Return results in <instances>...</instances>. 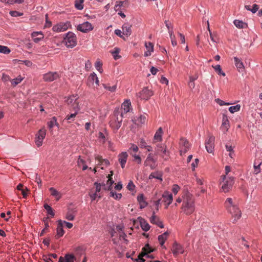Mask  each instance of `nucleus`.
I'll return each instance as SVG.
<instances>
[{"mask_svg":"<svg viewBox=\"0 0 262 262\" xmlns=\"http://www.w3.org/2000/svg\"><path fill=\"white\" fill-rule=\"evenodd\" d=\"M225 205L228 212L232 215L233 223H235L242 216L241 211L237 206L236 200L228 198L225 202Z\"/></svg>","mask_w":262,"mask_h":262,"instance_id":"1","label":"nucleus"},{"mask_svg":"<svg viewBox=\"0 0 262 262\" xmlns=\"http://www.w3.org/2000/svg\"><path fill=\"white\" fill-rule=\"evenodd\" d=\"M182 211L186 215L192 214L195 209L194 199L192 194L187 193L183 197Z\"/></svg>","mask_w":262,"mask_h":262,"instance_id":"2","label":"nucleus"},{"mask_svg":"<svg viewBox=\"0 0 262 262\" xmlns=\"http://www.w3.org/2000/svg\"><path fill=\"white\" fill-rule=\"evenodd\" d=\"M222 181L220 182L222 191L228 192L230 191L234 183V178L232 176L223 175L221 176Z\"/></svg>","mask_w":262,"mask_h":262,"instance_id":"3","label":"nucleus"},{"mask_svg":"<svg viewBox=\"0 0 262 262\" xmlns=\"http://www.w3.org/2000/svg\"><path fill=\"white\" fill-rule=\"evenodd\" d=\"M67 103L69 106V109L74 112H78L80 110L79 101L77 96L72 95L67 98Z\"/></svg>","mask_w":262,"mask_h":262,"instance_id":"4","label":"nucleus"},{"mask_svg":"<svg viewBox=\"0 0 262 262\" xmlns=\"http://www.w3.org/2000/svg\"><path fill=\"white\" fill-rule=\"evenodd\" d=\"M63 42L68 48H73L77 44L76 35L73 32H69L66 34Z\"/></svg>","mask_w":262,"mask_h":262,"instance_id":"5","label":"nucleus"},{"mask_svg":"<svg viewBox=\"0 0 262 262\" xmlns=\"http://www.w3.org/2000/svg\"><path fill=\"white\" fill-rule=\"evenodd\" d=\"M46 135V130L45 128H42L38 130L36 135L35 142L36 145L39 147L42 144V141L45 139Z\"/></svg>","mask_w":262,"mask_h":262,"instance_id":"6","label":"nucleus"},{"mask_svg":"<svg viewBox=\"0 0 262 262\" xmlns=\"http://www.w3.org/2000/svg\"><path fill=\"white\" fill-rule=\"evenodd\" d=\"M60 77L57 72H48L43 75V79L45 81L52 82Z\"/></svg>","mask_w":262,"mask_h":262,"instance_id":"7","label":"nucleus"},{"mask_svg":"<svg viewBox=\"0 0 262 262\" xmlns=\"http://www.w3.org/2000/svg\"><path fill=\"white\" fill-rule=\"evenodd\" d=\"M95 160L98 163L97 164V167L93 169L95 172L97 171L96 168H98L99 166H101V169H103L104 166H107L110 163L107 160L103 159L101 156L98 155L95 157Z\"/></svg>","mask_w":262,"mask_h":262,"instance_id":"8","label":"nucleus"},{"mask_svg":"<svg viewBox=\"0 0 262 262\" xmlns=\"http://www.w3.org/2000/svg\"><path fill=\"white\" fill-rule=\"evenodd\" d=\"M70 26V23H60L53 26L52 30L54 32H60L67 30Z\"/></svg>","mask_w":262,"mask_h":262,"instance_id":"9","label":"nucleus"},{"mask_svg":"<svg viewBox=\"0 0 262 262\" xmlns=\"http://www.w3.org/2000/svg\"><path fill=\"white\" fill-rule=\"evenodd\" d=\"M153 92L151 90L148 89V88H144L142 91L138 94V96L143 100H148L150 97L152 96Z\"/></svg>","mask_w":262,"mask_h":262,"instance_id":"10","label":"nucleus"},{"mask_svg":"<svg viewBox=\"0 0 262 262\" xmlns=\"http://www.w3.org/2000/svg\"><path fill=\"white\" fill-rule=\"evenodd\" d=\"M214 140V137L210 136L205 142L206 149L209 153H212L213 151Z\"/></svg>","mask_w":262,"mask_h":262,"instance_id":"11","label":"nucleus"},{"mask_svg":"<svg viewBox=\"0 0 262 262\" xmlns=\"http://www.w3.org/2000/svg\"><path fill=\"white\" fill-rule=\"evenodd\" d=\"M93 27L91 23L88 21L84 22L83 24L79 25L77 29L82 32L86 33L93 30Z\"/></svg>","mask_w":262,"mask_h":262,"instance_id":"12","label":"nucleus"},{"mask_svg":"<svg viewBox=\"0 0 262 262\" xmlns=\"http://www.w3.org/2000/svg\"><path fill=\"white\" fill-rule=\"evenodd\" d=\"M180 144L181 146V149L180 150L181 155L185 154L190 148L189 142L185 138L181 139Z\"/></svg>","mask_w":262,"mask_h":262,"instance_id":"13","label":"nucleus"},{"mask_svg":"<svg viewBox=\"0 0 262 262\" xmlns=\"http://www.w3.org/2000/svg\"><path fill=\"white\" fill-rule=\"evenodd\" d=\"M230 127L229 121L226 115L224 114L222 119V124L221 129L224 133L227 132Z\"/></svg>","mask_w":262,"mask_h":262,"instance_id":"14","label":"nucleus"},{"mask_svg":"<svg viewBox=\"0 0 262 262\" xmlns=\"http://www.w3.org/2000/svg\"><path fill=\"white\" fill-rule=\"evenodd\" d=\"M118 161L121 165V167L122 168H124L128 157V154L126 152H122L118 155Z\"/></svg>","mask_w":262,"mask_h":262,"instance_id":"15","label":"nucleus"},{"mask_svg":"<svg viewBox=\"0 0 262 262\" xmlns=\"http://www.w3.org/2000/svg\"><path fill=\"white\" fill-rule=\"evenodd\" d=\"M172 251L174 255L183 253L184 252V248L176 242L173 244Z\"/></svg>","mask_w":262,"mask_h":262,"instance_id":"16","label":"nucleus"},{"mask_svg":"<svg viewBox=\"0 0 262 262\" xmlns=\"http://www.w3.org/2000/svg\"><path fill=\"white\" fill-rule=\"evenodd\" d=\"M56 232L57 234L55 235V238L56 239L62 236L64 233V231L63 229V222L61 220H59L58 221Z\"/></svg>","mask_w":262,"mask_h":262,"instance_id":"17","label":"nucleus"},{"mask_svg":"<svg viewBox=\"0 0 262 262\" xmlns=\"http://www.w3.org/2000/svg\"><path fill=\"white\" fill-rule=\"evenodd\" d=\"M150 222L151 224H155L161 228H163L164 227L163 223L160 220L159 218L155 215V212H153L152 215L150 218Z\"/></svg>","mask_w":262,"mask_h":262,"instance_id":"18","label":"nucleus"},{"mask_svg":"<svg viewBox=\"0 0 262 262\" xmlns=\"http://www.w3.org/2000/svg\"><path fill=\"white\" fill-rule=\"evenodd\" d=\"M155 160L153 158L152 155L151 154H148L146 160L144 162V165L146 166H149L151 169H154L155 167Z\"/></svg>","mask_w":262,"mask_h":262,"instance_id":"19","label":"nucleus"},{"mask_svg":"<svg viewBox=\"0 0 262 262\" xmlns=\"http://www.w3.org/2000/svg\"><path fill=\"white\" fill-rule=\"evenodd\" d=\"M111 174H108V176H106L108 180H107L106 184L103 185L104 189L105 190H111L112 189V184H113L114 181L112 180V176L113 174V171H111Z\"/></svg>","mask_w":262,"mask_h":262,"instance_id":"20","label":"nucleus"},{"mask_svg":"<svg viewBox=\"0 0 262 262\" xmlns=\"http://www.w3.org/2000/svg\"><path fill=\"white\" fill-rule=\"evenodd\" d=\"M31 37L34 42L38 43L43 39L44 35L41 32H34L31 34Z\"/></svg>","mask_w":262,"mask_h":262,"instance_id":"21","label":"nucleus"},{"mask_svg":"<svg viewBox=\"0 0 262 262\" xmlns=\"http://www.w3.org/2000/svg\"><path fill=\"white\" fill-rule=\"evenodd\" d=\"M138 220L140 222L141 227L143 230L144 231H148L150 229V225L144 219L141 217H139Z\"/></svg>","mask_w":262,"mask_h":262,"instance_id":"22","label":"nucleus"},{"mask_svg":"<svg viewBox=\"0 0 262 262\" xmlns=\"http://www.w3.org/2000/svg\"><path fill=\"white\" fill-rule=\"evenodd\" d=\"M131 26L128 24H124L122 27V34L126 36L127 37L130 35L132 33Z\"/></svg>","mask_w":262,"mask_h":262,"instance_id":"23","label":"nucleus"},{"mask_svg":"<svg viewBox=\"0 0 262 262\" xmlns=\"http://www.w3.org/2000/svg\"><path fill=\"white\" fill-rule=\"evenodd\" d=\"M137 200L140 204V208L141 209L145 208L147 205V202L145 201L144 195L140 194L137 196Z\"/></svg>","mask_w":262,"mask_h":262,"instance_id":"24","label":"nucleus"},{"mask_svg":"<svg viewBox=\"0 0 262 262\" xmlns=\"http://www.w3.org/2000/svg\"><path fill=\"white\" fill-rule=\"evenodd\" d=\"M207 29L209 33L210 38L211 41L213 42H217L219 41V38L216 33H212L209 28V22L207 21Z\"/></svg>","mask_w":262,"mask_h":262,"instance_id":"25","label":"nucleus"},{"mask_svg":"<svg viewBox=\"0 0 262 262\" xmlns=\"http://www.w3.org/2000/svg\"><path fill=\"white\" fill-rule=\"evenodd\" d=\"M97 75L96 74L93 72L91 73L90 76H89L88 78V85L89 86H93L94 88L95 86H94V82L95 80L96 79Z\"/></svg>","mask_w":262,"mask_h":262,"instance_id":"26","label":"nucleus"},{"mask_svg":"<svg viewBox=\"0 0 262 262\" xmlns=\"http://www.w3.org/2000/svg\"><path fill=\"white\" fill-rule=\"evenodd\" d=\"M78 112H74L70 115H68L63 120V121H66L68 123L73 122L75 120V118Z\"/></svg>","mask_w":262,"mask_h":262,"instance_id":"27","label":"nucleus"},{"mask_svg":"<svg viewBox=\"0 0 262 262\" xmlns=\"http://www.w3.org/2000/svg\"><path fill=\"white\" fill-rule=\"evenodd\" d=\"M89 195L92 201L96 200L97 198L100 199L101 198L100 193H97L94 188H92L90 192Z\"/></svg>","mask_w":262,"mask_h":262,"instance_id":"28","label":"nucleus"},{"mask_svg":"<svg viewBox=\"0 0 262 262\" xmlns=\"http://www.w3.org/2000/svg\"><path fill=\"white\" fill-rule=\"evenodd\" d=\"M131 102L130 100H126L121 105V109L123 110L124 113H127L129 112Z\"/></svg>","mask_w":262,"mask_h":262,"instance_id":"29","label":"nucleus"},{"mask_svg":"<svg viewBox=\"0 0 262 262\" xmlns=\"http://www.w3.org/2000/svg\"><path fill=\"white\" fill-rule=\"evenodd\" d=\"M49 190L51 192V194L52 196L55 197L56 199V200L58 201L61 197V193L59 192H58L56 189H55L54 188L51 187V188H50Z\"/></svg>","mask_w":262,"mask_h":262,"instance_id":"30","label":"nucleus"},{"mask_svg":"<svg viewBox=\"0 0 262 262\" xmlns=\"http://www.w3.org/2000/svg\"><path fill=\"white\" fill-rule=\"evenodd\" d=\"M162 196L164 198V201L165 203H167V205H169L171 203L173 200L172 195L171 194L165 193L163 194Z\"/></svg>","mask_w":262,"mask_h":262,"instance_id":"31","label":"nucleus"},{"mask_svg":"<svg viewBox=\"0 0 262 262\" xmlns=\"http://www.w3.org/2000/svg\"><path fill=\"white\" fill-rule=\"evenodd\" d=\"M168 235V233L167 232H165L161 235L158 236V241L160 243V244L161 246H163L165 241L166 240L167 238V236Z\"/></svg>","mask_w":262,"mask_h":262,"instance_id":"32","label":"nucleus"},{"mask_svg":"<svg viewBox=\"0 0 262 262\" xmlns=\"http://www.w3.org/2000/svg\"><path fill=\"white\" fill-rule=\"evenodd\" d=\"M234 60L235 66L238 69V71H240V70L243 71L244 69V66L241 60L236 57L234 58Z\"/></svg>","mask_w":262,"mask_h":262,"instance_id":"33","label":"nucleus"},{"mask_svg":"<svg viewBox=\"0 0 262 262\" xmlns=\"http://www.w3.org/2000/svg\"><path fill=\"white\" fill-rule=\"evenodd\" d=\"M163 134L162 129L160 127L156 132L154 136V140L161 141L162 140V135Z\"/></svg>","mask_w":262,"mask_h":262,"instance_id":"34","label":"nucleus"},{"mask_svg":"<svg viewBox=\"0 0 262 262\" xmlns=\"http://www.w3.org/2000/svg\"><path fill=\"white\" fill-rule=\"evenodd\" d=\"M234 25L239 29L244 28L247 27V24L242 20L235 19L234 20Z\"/></svg>","mask_w":262,"mask_h":262,"instance_id":"35","label":"nucleus"},{"mask_svg":"<svg viewBox=\"0 0 262 262\" xmlns=\"http://www.w3.org/2000/svg\"><path fill=\"white\" fill-rule=\"evenodd\" d=\"M66 262H74L77 260L76 256L67 254L64 256Z\"/></svg>","mask_w":262,"mask_h":262,"instance_id":"36","label":"nucleus"},{"mask_svg":"<svg viewBox=\"0 0 262 262\" xmlns=\"http://www.w3.org/2000/svg\"><path fill=\"white\" fill-rule=\"evenodd\" d=\"M153 249L149 246L148 244H146L144 247L142 248V253H145V255H147L153 251Z\"/></svg>","mask_w":262,"mask_h":262,"instance_id":"37","label":"nucleus"},{"mask_svg":"<svg viewBox=\"0 0 262 262\" xmlns=\"http://www.w3.org/2000/svg\"><path fill=\"white\" fill-rule=\"evenodd\" d=\"M74 211L72 210H69L66 215V218L68 220L73 221L74 219L75 215L74 214Z\"/></svg>","mask_w":262,"mask_h":262,"instance_id":"38","label":"nucleus"},{"mask_svg":"<svg viewBox=\"0 0 262 262\" xmlns=\"http://www.w3.org/2000/svg\"><path fill=\"white\" fill-rule=\"evenodd\" d=\"M24 79V78L20 76H18L16 78H14L11 80L12 85L14 86L17 85L18 83H20L22 80Z\"/></svg>","mask_w":262,"mask_h":262,"instance_id":"39","label":"nucleus"},{"mask_svg":"<svg viewBox=\"0 0 262 262\" xmlns=\"http://www.w3.org/2000/svg\"><path fill=\"white\" fill-rule=\"evenodd\" d=\"M96 69L100 72L102 73L103 71L102 70V62L98 59L95 64Z\"/></svg>","mask_w":262,"mask_h":262,"instance_id":"40","label":"nucleus"},{"mask_svg":"<svg viewBox=\"0 0 262 262\" xmlns=\"http://www.w3.org/2000/svg\"><path fill=\"white\" fill-rule=\"evenodd\" d=\"M44 208L47 210L48 214L51 215L52 217H53L55 215L53 209L52 208L51 206L48 205L47 204L44 205Z\"/></svg>","mask_w":262,"mask_h":262,"instance_id":"41","label":"nucleus"},{"mask_svg":"<svg viewBox=\"0 0 262 262\" xmlns=\"http://www.w3.org/2000/svg\"><path fill=\"white\" fill-rule=\"evenodd\" d=\"M10 52L11 50L9 49L8 47L0 45V53L5 54H8L10 53Z\"/></svg>","mask_w":262,"mask_h":262,"instance_id":"42","label":"nucleus"},{"mask_svg":"<svg viewBox=\"0 0 262 262\" xmlns=\"http://www.w3.org/2000/svg\"><path fill=\"white\" fill-rule=\"evenodd\" d=\"M152 178H155L160 181L162 180V176L161 174L156 173V172H152L149 176V179H151Z\"/></svg>","mask_w":262,"mask_h":262,"instance_id":"43","label":"nucleus"},{"mask_svg":"<svg viewBox=\"0 0 262 262\" xmlns=\"http://www.w3.org/2000/svg\"><path fill=\"white\" fill-rule=\"evenodd\" d=\"M56 117H53L51 118L50 121L48 122V126L49 128L51 130L52 128L55 126V124H56Z\"/></svg>","mask_w":262,"mask_h":262,"instance_id":"44","label":"nucleus"},{"mask_svg":"<svg viewBox=\"0 0 262 262\" xmlns=\"http://www.w3.org/2000/svg\"><path fill=\"white\" fill-rule=\"evenodd\" d=\"M261 163H257L255 162L254 164V173L256 174L260 172L261 170Z\"/></svg>","mask_w":262,"mask_h":262,"instance_id":"45","label":"nucleus"},{"mask_svg":"<svg viewBox=\"0 0 262 262\" xmlns=\"http://www.w3.org/2000/svg\"><path fill=\"white\" fill-rule=\"evenodd\" d=\"M241 108V105L239 104H237L234 106H232L229 107V111L231 113H234L235 112H236L237 111H239Z\"/></svg>","mask_w":262,"mask_h":262,"instance_id":"46","label":"nucleus"},{"mask_svg":"<svg viewBox=\"0 0 262 262\" xmlns=\"http://www.w3.org/2000/svg\"><path fill=\"white\" fill-rule=\"evenodd\" d=\"M98 137L100 142L102 143H104L105 142L106 137L105 135L102 132H99Z\"/></svg>","mask_w":262,"mask_h":262,"instance_id":"47","label":"nucleus"},{"mask_svg":"<svg viewBox=\"0 0 262 262\" xmlns=\"http://www.w3.org/2000/svg\"><path fill=\"white\" fill-rule=\"evenodd\" d=\"M215 71L218 73L219 75H222L223 76H225V73H224L221 69V67L220 65H216L215 66L213 67Z\"/></svg>","mask_w":262,"mask_h":262,"instance_id":"48","label":"nucleus"},{"mask_svg":"<svg viewBox=\"0 0 262 262\" xmlns=\"http://www.w3.org/2000/svg\"><path fill=\"white\" fill-rule=\"evenodd\" d=\"M83 1H75V7L78 10H82L83 8Z\"/></svg>","mask_w":262,"mask_h":262,"instance_id":"49","label":"nucleus"},{"mask_svg":"<svg viewBox=\"0 0 262 262\" xmlns=\"http://www.w3.org/2000/svg\"><path fill=\"white\" fill-rule=\"evenodd\" d=\"M145 46L146 47L147 51H150L153 52L154 45L152 43H151L150 42H145Z\"/></svg>","mask_w":262,"mask_h":262,"instance_id":"50","label":"nucleus"},{"mask_svg":"<svg viewBox=\"0 0 262 262\" xmlns=\"http://www.w3.org/2000/svg\"><path fill=\"white\" fill-rule=\"evenodd\" d=\"M108 230L109 231V232L110 233L112 236H113L114 233V224L113 223H109L108 225Z\"/></svg>","mask_w":262,"mask_h":262,"instance_id":"51","label":"nucleus"},{"mask_svg":"<svg viewBox=\"0 0 262 262\" xmlns=\"http://www.w3.org/2000/svg\"><path fill=\"white\" fill-rule=\"evenodd\" d=\"M93 188H94V189L97 193H100V192L101 189V186L100 183H99L98 182H95L94 183V187Z\"/></svg>","mask_w":262,"mask_h":262,"instance_id":"52","label":"nucleus"},{"mask_svg":"<svg viewBox=\"0 0 262 262\" xmlns=\"http://www.w3.org/2000/svg\"><path fill=\"white\" fill-rule=\"evenodd\" d=\"M135 185L132 181H130L127 186V189L129 191H133L135 189Z\"/></svg>","mask_w":262,"mask_h":262,"instance_id":"53","label":"nucleus"},{"mask_svg":"<svg viewBox=\"0 0 262 262\" xmlns=\"http://www.w3.org/2000/svg\"><path fill=\"white\" fill-rule=\"evenodd\" d=\"M126 235L123 233V232H122L119 235V239L120 240H123V242L125 243V244H127V242H128V241L127 239H126Z\"/></svg>","mask_w":262,"mask_h":262,"instance_id":"54","label":"nucleus"},{"mask_svg":"<svg viewBox=\"0 0 262 262\" xmlns=\"http://www.w3.org/2000/svg\"><path fill=\"white\" fill-rule=\"evenodd\" d=\"M10 14L13 17H17L19 16H21L23 13H20L16 11H11L10 12Z\"/></svg>","mask_w":262,"mask_h":262,"instance_id":"55","label":"nucleus"},{"mask_svg":"<svg viewBox=\"0 0 262 262\" xmlns=\"http://www.w3.org/2000/svg\"><path fill=\"white\" fill-rule=\"evenodd\" d=\"M215 101L216 102V103H217L221 106L224 105H230L229 103H226L224 101H223L219 98L215 99Z\"/></svg>","mask_w":262,"mask_h":262,"instance_id":"56","label":"nucleus"},{"mask_svg":"<svg viewBox=\"0 0 262 262\" xmlns=\"http://www.w3.org/2000/svg\"><path fill=\"white\" fill-rule=\"evenodd\" d=\"M180 189V188L178 185H173L172 188V192L174 194H176L179 191Z\"/></svg>","mask_w":262,"mask_h":262,"instance_id":"57","label":"nucleus"},{"mask_svg":"<svg viewBox=\"0 0 262 262\" xmlns=\"http://www.w3.org/2000/svg\"><path fill=\"white\" fill-rule=\"evenodd\" d=\"M144 256H145V253H140L138 256V258L137 259V262H144L145 259L143 258Z\"/></svg>","mask_w":262,"mask_h":262,"instance_id":"58","label":"nucleus"},{"mask_svg":"<svg viewBox=\"0 0 262 262\" xmlns=\"http://www.w3.org/2000/svg\"><path fill=\"white\" fill-rule=\"evenodd\" d=\"M165 24L168 29V33L169 32V30H173L172 26L170 22H169L168 20H165Z\"/></svg>","mask_w":262,"mask_h":262,"instance_id":"59","label":"nucleus"},{"mask_svg":"<svg viewBox=\"0 0 262 262\" xmlns=\"http://www.w3.org/2000/svg\"><path fill=\"white\" fill-rule=\"evenodd\" d=\"M161 152L162 153L161 156L163 158H164L165 160H166L168 157V152L166 151V148H164Z\"/></svg>","mask_w":262,"mask_h":262,"instance_id":"60","label":"nucleus"},{"mask_svg":"<svg viewBox=\"0 0 262 262\" xmlns=\"http://www.w3.org/2000/svg\"><path fill=\"white\" fill-rule=\"evenodd\" d=\"M122 33V32L120 30L116 29V35L119 36L121 38H123V40H125L126 38L124 36H123L121 34Z\"/></svg>","mask_w":262,"mask_h":262,"instance_id":"61","label":"nucleus"},{"mask_svg":"<svg viewBox=\"0 0 262 262\" xmlns=\"http://www.w3.org/2000/svg\"><path fill=\"white\" fill-rule=\"evenodd\" d=\"M140 145L141 148H146L148 146L145 141L143 139L141 140L140 142Z\"/></svg>","mask_w":262,"mask_h":262,"instance_id":"62","label":"nucleus"},{"mask_svg":"<svg viewBox=\"0 0 262 262\" xmlns=\"http://www.w3.org/2000/svg\"><path fill=\"white\" fill-rule=\"evenodd\" d=\"M169 34L171 41L176 40L173 30H169Z\"/></svg>","mask_w":262,"mask_h":262,"instance_id":"63","label":"nucleus"},{"mask_svg":"<svg viewBox=\"0 0 262 262\" xmlns=\"http://www.w3.org/2000/svg\"><path fill=\"white\" fill-rule=\"evenodd\" d=\"M129 150H132L134 152H137L138 150V147L137 145L135 144H131V146L129 147Z\"/></svg>","mask_w":262,"mask_h":262,"instance_id":"64","label":"nucleus"}]
</instances>
